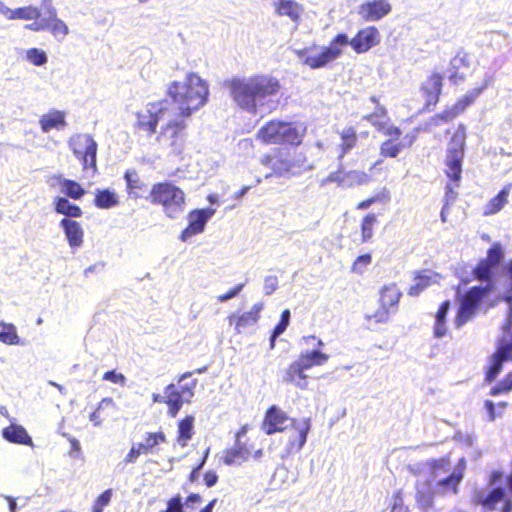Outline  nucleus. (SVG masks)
<instances>
[{"label": "nucleus", "mask_w": 512, "mask_h": 512, "mask_svg": "<svg viewBox=\"0 0 512 512\" xmlns=\"http://www.w3.org/2000/svg\"><path fill=\"white\" fill-rule=\"evenodd\" d=\"M401 295L396 284L385 285L380 291V304L396 312Z\"/></svg>", "instance_id": "nucleus-35"}, {"label": "nucleus", "mask_w": 512, "mask_h": 512, "mask_svg": "<svg viewBox=\"0 0 512 512\" xmlns=\"http://www.w3.org/2000/svg\"><path fill=\"white\" fill-rule=\"evenodd\" d=\"M191 375V372L184 373L179 378V387H177L179 391L182 392V394L184 395L187 403H189L193 398L194 391L197 386V380L191 379Z\"/></svg>", "instance_id": "nucleus-42"}, {"label": "nucleus", "mask_w": 512, "mask_h": 512, "mask_svg": "<svg viewBox=\"0 0 512 512\" xmlns=\"http://www.w3.org/2000/svg\"><path fill=\"white\" fill-rule=\"evenodd\" d=\"M393 313L395 312L380 304L379 308L372 314H367L366 318L369 322H374L376 324L387 323L390 319V315Z\"/></svg>", "instance_id": "nucleus-49"}, {"label": "nucleus", "mask_w": 512, "mask_h": 512, "mask_svg": "<svg viewBox=\"0 0 512 512\" xmlns=\"http://www.w3.org/2000/svg\"><path fill=\"white\" fill-rule=\"evenodd\" d=\"M0 342L6 345H20L21 339L17 333L15 325L6 322H0Z\"/></svg>", "instance_id": "nucleus-40"}, {"label": "nucleus", "mask_w": 512, "mask_h": 512, "mask_svg": "<svg viewBox=\"0 0 512 512\" xmlns=\"http://www.w3.org/2000/svg\"><path fill=\"white\" fill-rule=\"evenodd\" d=\"M347 40L342 35H336L328 46H312L296 51L303 64L311 69H320L340 58L344 52Z\"/></svg>", "instance_id": "nucleus-9"}, {"label": "nucleus", "mask_w": 512, "mask_h": 512, "mask_svg": "<svg viewBox=\"0 0 512 512\" xmlns=\"http://www.w3.org/2000/svg\"><path fill=\"white\" fill-rule=\"evenodd\" d=\"M193 422L194 418L192 416H187L181 420L178 425V442L183 447L186 446L187 442L192 438Z\"/></svg>", "instance_id": "nucleus-45"}, {"label": "nucleus", "mask_w": 512, "mask_h": 512, "mask_svg": "<svg viewBox=\"0 0 512 512\" xmlns=\"http://www.w3.org/2000/svg\"><path fill=\"white\" fill-rule=\"evenodd\" d=\"M260 163L272 169V172L264 176L265 179H269L273 175L290 178L312 169L304 154H291L283 149H276L272 153L262 156Z\"/></svg>", "instance_id": "nucleus-5"}, {"label": "nucleus", "mask_w": 512, "mask_h": 512, "mask_svg": "<svg viewBox=\"0 0 512 512\" xmlns=\"http://www.w3.org/2000/svg\"><path fill=\"white\" fill-rule=\"evenodd\" d=\"M124 179L128 196L132 199L140 198L141 191L145 189L146 185L138 172L135 169H128L124 174Z\"/></svg>", "instance_id": "nucleus-34"}, {"label": "nucleus", "mask_w": 512, "mask_h": 512, "mask_svg": "<svg viewBox=\"0 0 512 512\" xmlns=\"http://www.w3.org/2000/svg\"><path fill=\"white\" fill-rule=\"evenodd\" d=\"M477 500L487 509H496V505L504 501L502 512H511L512 503L505 499V491L502 488H496L489 492L487 495L484 492H480L477 495Z\"/></svg>", "instance_id": "nucleus-24"}, {"label": "nucleus", "mask_w": 512, "mask_h": 512, "mask_svg": "<svg viewBox=\"0 0 512 512\" xmlns=\"http://www.w3.org/2000/svg\"><path fill=\"white\" fill-rule=\"evenodd\" d=\"M465 138V130L463 126H459V128L453 134L447 150L446 174L451 180L455 182H458L461 179Z\"/></svg>", "instance_id": "nucleus-10"}, {"label": "nucleus", "mask_w": 512, "mask_h": 512, "mask_svg": "<svg viewBox=\"0 0 512 512\" xmlns=\"http://www.w3.org/2000/svg\"><path fill=\"white\" fill-rule=\"evenodd\" d=\"M39 125L44 133H48L52 129H64L67 125L66 113L64 111L51 109L40 117Z\"/></svg>", "instance_id": "nucleus-26"}, {"label": "nucleus", "mask_w": 512, "mask_h": 512, "mask_svg": "<svg viewBox=\"0 0 512 512\" xmlns=\"http://www.w3.org/2000/svg\"><path fill=\"white\" fill-rule=\"evenodd\" d=\"M449 309H450V302L444 301L436 313L435 324H434V336L436 338H442L446 335V332H447L446 317H447Z\"/></svg>", "instance_id": "nucleus-39"}, {"label": "nucleus", "mask_w": 512, "mask_h": 512, "mask_svg": "<svg viewBox=\"0 0 512 512\" xmlns=\"http://www.w3.org/2000/svg\"><path fill=\"white\" fill-rule=\"evenodd\" d=\"M95 205L101 209H110L119 204L117 193L110 189H97L95 193Z\"/></svg>", "instance_id": "nucleus-37"}, {"label": "nucleus", "mask_w": 512, "mask_h": 512, "mask_svg": "<svg viewBox=\"0 0 512 512\" xmlns=\"http://www.w3.org/2000/svg\"><path fill=\"white\" fill-rule=\"evenodd\" d=\"M306 370L307 369H304L296 360L287 368L284 381L301 390H306L308 388V376L305 373Z\"/></svg>", "instance_id": "nucleus-27"}, {"label": "nucleus", "mask_w": 512, "mask_h": 512, "mask_svg": "<svg viewBox=\"0 0 512 512\" xmlns=\"http://www.w3.org/2000/svg\"><path fill=\"white\" fill-rule=\"evenodd\" d=\"M340 145L339 148L341 153L339 154V158H343L345 154H347L350 150H352L357 143V134L355 128L349 126L343 128L340 132Z\"/></svg>", "instance_id": "nucleus-38"}, {"label": "nucleus", "mask_w": 512, "mask_h": 512, "mask_svg": "<svg viewBox=\"0 0 512 512\" xmlns=\"http://www.w3.org/2000/svg\"><path fill=\"white\" fill-rule=\"evenodd\" d=\"M167 94L173 105L171 109L181 118H189L194 111L203 107L208 99L209 86L198 74L189 72L181 81L168 85Z\"/></svg>", "instance_id": "nucleus-3"}, {"label": "nucleus", "mask_w": 512, "mask_h": 512, "mask_svg": "<svg viewBox=\"0 0 512 512\" xmlns=\"http://www.w3.org/2000/svg\"><path fill=\"white\" fill-rule=\"evenodd\" d=\"M112 494L113 493L111 489H107L102 494H100L93 504V512H103L104 508L109 505Z\"/></svg>", "instance_id": "nucleus-53"}, {"label": "nucleus", "mask_w": 512, "mask_h": 512, "mask_svg": "<svg viewBox=\"0 0 512 512\" xmlns=\"http://www.w3.org/2000/svg\"><path fill=\"white\" fill-rule=\"evenodd\" d=\"M245 284L244 283H240L238 284L237 286H235L233 289H231L230 291H228L227 293L225 294H222V295H219L217 297L218 301L220 302H226L234 297H236L241 291L242 289L244 288Z\"/></svg>", "instance_id": "nucleus-63"}, {"label": "nucleus", "mask_w": 512, "mask_h": 512, "mask_svg": "<svg viewBox=\"0 0 512 512\" xmlns=\"http://www.w3.org/2000/svg\"><path fill=\"white\" fill-rule=\"evenodd\" d=\"M307 131L303 122L272 120L257 132V138L265 144L299 145Z\"/></svg>", "instance_id": "nucleus-7"}, {"label": "nucleus", "mask_w": 512, "mask_h": 512, "mask_svg": "<svg viewBox=\"0 0 512 512\" xmlns=\"http://www.w3.org/2000/svg\"><path fill=\"white\" fill-rule=\"evenodd\" d=\"M430 485H418L417 499L422 507H429L432 504V494L430 492Z\"/></svg>", "instance_id": "nucleus-55"}, {"label": "nucleus", "mask_w": 512, "mask_h": 512, "mask_svg": "<svg viewBox=\"0 0 512 512\" xmlns=\"http://www.w3.org/2000/svg\"><path fill=\"white\" fill-rule=\"evenodd\" d=\"M509 193L510 187H504L494 198L485 204L483 214L489 216L498 213L507 203Z\"/></svg>", "instance_id": "nucleus-36"}, {"label": "nucleus", "mask_w": 512, "mask_h": 512, "mask_svg": "<svg viewBox=\"0 0 512 512\" xmlns=\"http://www.w3.org/2000/svg\"><path fill=\"white\" fill-rule=\"evenodd\" d=\"M110 406H115V403L112 398H103L100 401L96 411H94L89 417L90 421L93 422L94 426H100L103 422V419L100 417L99 411Z\"/></svg>", "instance_id": "nucleus-52"}, {"label": "nucleus", "mask_w": 512, "mask_h": 512, "mask_svg": "<svg viewBox=\"0 0 512 512\" xmlns=\"http://www.w3.org/2000/svg\"><path fill=\"white\" fill-rule=\"evenodd\" d=\"M466 467V461L462 457L458 461V465L454 469V471L447 477L441 476V471L444 473H447L450 469V462L448 459H440L437 461H434L433 466V475H432V482H437V485L443 490V491H453L456 492L457 485L460 483V481L463 478V472Z\"/></svg>", "instance_id": "nucleus-11"}, {"label": "nucleus", "mask_w": 512, "mask_h": 512, "mask_svg": "<svg viewBox=\"0 0 512 512\" xmlns=\"http://www.w3.org/2000/svg\"><path fill=\"white\" fill-rule=\"evenodd\" d=\"M226 85L237 106L251 114L271 112L275 108L272 98L281 87L277 78L267 74L236 77Z\"/></svg>", "instance_id": "nucleus-2"}, {"label": "nucleus", "mask_w": 512, "mask_h": 512, "mask_svg": "<svg viewBox=\"0 0 512 512\" xmlns=\"http://www.w3.org/2000/svg\"><path fill=\"white\" fill-rule=\"evenodd\" d=\"M26 60L35 66H43L47 63L48 57L44 50L30 48L26 51Z\"/></svg>", "instance_id": "nucleus-48"}, {"label": "nucleus", "mask_w": 512, "mask_h": 512, "mask_svg": "<svg viewBox=\"0 0 512 512\" xmlns=\"http://www.w3.org/2000/svg\"><path fill=\"white\" fill-rule=\"evenodd\" d=\"M372 263V256L370 254H363L358 256L352 267L351 271L355 274L361 275L363 274L367 267Z\"/></svg>", "instance_id": "nucleus-51"}, {"label": "nucleus", "mask_w": 512, "mask_h": 512, "mask_svg": "<svg viewBox=\"0 0 512 512\" xmlns=\"http://www.w3.org/2000/svg\"><path fill=\"white\" fill-rule=\"evenodd\" d=\"M302 345H306L312 347L313 349H317L318 347H322L324 345L323 341L314 335L303 336L300 340Z\"/></svg>", "instance_id": "nucleus-62"}, {"label": "nucleus", "mask_w": 512, "mask_h": 512, "mask_svg": "<svg viewBox=\"0 0 512 512\" xmlns=\"http://www.w3.org/2000/svg\"><path fill=\"white\" fill-rule=\"evenodd\" d=\"M378 131L389 137V139H393L394 141H399L402 134L401 130L396 126L391 125L390 122L384 125L383 129H379Z\"/></svg>", "instance_id": "nucleus-61"}, {"label": "nucleus", "mask_w": 512, "mask_h": 512, "mask_svg": "<svg viewBox=\"0 0 512 512\" xmlns=\"http://www.w3.org/2000/svg\"><path fill=\"white\" fill-rule=\"evenodd\" d=\"M512 390V372L508 373L506 378L501 381L498 385L491 388L490 394L497 396L500 394H506Z\"/></svg>", "instance_id": "nucleus-54"}, {"label": "nucleus", "mask_w": 512, "mask_h": 512, "mask_svg": "<svg viewBox=\"0 0 512 512\" xmlns=\"http://www.w3.org/2000/svg\"><path fill=\"white\" fill-rule=\"evenodd\" d=\"M494 82V75L486 73L482 80V84L468 91L462 98H460L453 106L447 108L441 115L442 119L449 121L462 113L469 105H471L479 95Z\"/></svg>", "instance_id": "nucleus-13"}, {"label": "nucleus", "mask_w": 512, "mask_h": 512, "mask_svg": "<svg viewBox=\"0 0 512 512\" xmlns=\"http://www.w3.org/2000/svg\"><path fill=\"white\" fill-rule=\"evenodd\" d=\"M439 280V274L432 270H423L415 276L414 283L411 285L408 294L411 296H418L424 289L432 284L438 283Z\"/></svg>", "instance_id": "nucleus-29"}, {"label": "nucleus", "mask_w": 512, "mask_h": 512, "mask_svg": "<svg viewBox=\"0 0 512 512\" xmlns=\"http://www.w3.org/2000/svg\"><path fill=\"white\" fill-rule=\"evenodd\" d=\"M329 360V355L321 352L318 349H312L311 351H302L297 359L304 369L309 370L313 366H322Z\"/></svg>", "instance_id": "nucleus-32"}, {"label": "nucleus", "mask_w": 512, "mask_h": 512, "mask_svg": "<svg viewBox=\"0 0 512 512\" xmlns=\"http://www.w3.org/2000/svg\"><path fill=\"white\" fill-rule=\"evenodd\" d=\"M263 306L262 302H258L255 303L249 311L244 312L241 315H231L228 320L231 325H235L236 333L240 334L247 328L254 326L260 317V312L262 311Z\"/></svg>", "instance_id": "nucleus-19"}, {"label": "nucleus", "mask_w": 512, "mask_h": 512, "mask_svg": "<svg viewBox=\"0 0 512 512\" xmlns=\"http://www.w3.org/2000/svg\"><path fill=\"white\" fill-rule=\"evenodd\" d=\"M344 180H345V172L342 170H337L335 172L330 173L326 178L321 180V185L325 186L329 183H337L339 186L344 188Z\"/></svg>", "instance_id": "nucleus-57"}, {"label": "nucleus", "mask_w": 512, "mask_h": 512, "mask_svg": "<svg viewBox=\"0 0 512 512\" xmlns=\"http://www.w3.org/2000/svg\"><path fill=\"white\" fill-rule=\"evenodd\" d=\"M390 11L388 0H372L361 4L358 13L364 20L374 22L388 15Z\"/></svg>", "instance_id": "nucleus-18"}, {"label": "nucleus", "mask_w": 512, "mask_h": 512, "mask_svg": "<svg viewBox=\"0 0 512 512\" xmlns=\"http://www.w3.org/2000/svg\"><path fill=\"white\" fill-rule=\"evenodd\" d=\"M494 82V75L486 73L482 80V84L468 91L462 98H460L453 106L447 108L441 115L442 119L449 121L462 113L469 105H471L479 95Z\"/></svg>", "instance_id": "nucleus-14"}, {"label": "nucleus", "mask_w": 512, "mask_h": 512, "mask_svg": "<svg viewBox=\"0 0 512 512\" xmlns=\"http://www.w3.org/2000/svg\"><path fill=\"white\" fill-rule=\"evenodd\" d=\"M278 286V279L275 276H267L264 280V292L271 295Z\"/></svg>", "instance_id": "nucleus-64"}, {"label": "nucleus", "mask_w": 512, "mask_h": 512, "mask_svg": "<svg viewBox=\"0 0 512 512\" xmlns=\"http://www.w3.org/2000/svg\"><path fill=\"white\" fill-rule=\"evenodd\" d=\"M103 380L118 384L120 386H125L126 384V377L122 373H118L115 370L105 372L103 375Z\"/></svg>", "instance_id": "nucleus-60"}, {"label": "nucleus", "mask_w": 512, "mask_h": 512, "mask_svg": "<svg viewBox=\"0 0 512 512\" xmlns=\"http://www.w3.org/2000/svg\"><path fill=\"white\" fill-rule=\"evenodd\" d=\"M2 437L10 443L33 446L32 438L26 429L18 424H11L4 428L2 430Z\"/></svg>", "instance_id": "nucleus-30"}, {"label": "nucleus", "mask_w": 512, "mask_h": 512, "mask_svg": "<svg viewBox=\"0 0 512 512\" xmlns=\"http://www.w3.org/2000/svg\"><path fill=\"white\" fill-rule=\"evenodd\" d=\"M55 210L59 214H63L68 217H80L82 211L79 206L70 203L64 197H58L55 200Z\"/></svg>", "instance_id": "nucleus-43"}, {"label": "nucleus", "mask_w": 512, "mask_h": 512, "mask_svg": "<svg viewBox=\"0 0 512 512\" xmlns=\"http://www.w3.org/2000/svg\"><path fill=\"white\" fill-rule=\"evenodd\" d=\"M493 265L485 259L481 260L474 269V275L478 280L488 281L486 286H475L470 288L460 299V306L455 318L456 328H461L470 321L479 307V304L492 290L490 277Z\"/></svg>", "instance_id": "nucleus-4"}, {"label": "nucleus", "mask_w": 512, "mask_h": 512, "mask_svg": "<svg viewBox=\"0 0 512 512\" xmlns=\"http://www.w3.org/2000/svg\"><path fill=\"white\" fill-rule=\"evenodd\" d=\"M442 90V76L433 73L422 84L421 92L426 101V106L435 105Z\"/></svg>", "instance_id": "nucleus-20"}, {"label": "nucleus", "mask_w": 512, "mask_h": 512, "mask_svg": "<svg viewBox=\"0 0 512 512\" xmlns=\"http://www.w3.org/2000/svg\"><path fill=\"white\" fill-rule=\"evenodd\" d=\"M40 17V10L34 6L12 9L10 20H33Z\"/></svg>", "instance_id": "nucleus-46"}, {"label": "nucleus", "mask_w": 512, "mask_h": 512, "mask_svg": "<svg viewBox=\"0 0 512 512\" xmlns=\"http://www.w3.org/2000/svg\"><path fill=\"white\" fill-rule=\"evenodd\" d=\"M411 144L412 140L405 144L403 141H394L393 139H388L381 144L380 155L383 157L396 158L403 148L408 147Z\"/></svg>", "instance_id": "nucleus-41"}, {"label": "nucleus", "mask_w": 512, "mask_h": 512, "mask_svg": "<svg viewBox=\"0 0 512 512\" xmlns=\"http://www.w3.org/2000/svg\"><path fill=\"white\" fill-rule=\"evenodd\" d=\"M74 156L82 161L83 167L96 169L97 143L89 134H75L68 141Z\"/></svg>", "instance_id": "nucleus-12"}, {"label": "nucleus", "mask_w": 512, "mask_h": 512, "mask_svg": "<svg viewBox=\"0 0 512 512\" xmlns=\"http://www.w3.org/2000/svg\"><path fill=\"white\" fill-rule=\"evenodd\" d=\"M187 119L171 109L167 99L147 103L136 113L135 127L148 135L156 133L160 124L157 140L163 147L169 148L175 154H181L186 140Z\"/></svg>", "instance_id": "nucleus-1"}, {"label": "nucleus", "mask_w": 512, "mask_h": 512, "mask_svg": "<svg viewBox=\"0 0 512 512\" xmlns=\"http://www.w3.org/2000/svg\"><path fill=\"white\" fill-rule=\"evenodd\" d=\"M469 66V60L465 54H457L450 61V70H460Z\"/></svg>", "instance_id": "nucleus-59"}, {"label": "nucleus", "mask_w": 512, "mask_h": 512, "mask_svg": "<svg viewBox=\"0 0 512 512\" xmlns=\"http://www.w3.org/2000/svg\"><path fill=\"white\" fill-rule=\"evenodd\" d=\"M216 210L213 208L196 209L188 214V226L182 231L180 239L183 242L192 236L202 233L206 223L214 216Z\"/></svg>", "instance_id": "nucleus-16"}, {"label": "nucleus", "mask_w": 512, "mask_h": 512, "mask_svg": "<svg viewBox=\"0 0 512 512\" xmlns=\"http://www.w3.org/2000/svg\"><path fill=\"white\" fill-rule=\"evenodd\" d=\"M376 223L377 217L375 214H368L363 218L361 224L362 242H368L372 238Z\"/></svg>", "instance_id": "nucleus-47"}, {"label": "nucleus", "mask_w": 512, "mask_h": 512, "mask_svg": "<svg viewBox=\"0 0 512 512\" xmlns=\"http://www.w3.org/2000/svg\"><path fill=\"white\" fill-rule=\"evenodd\" d=\"M503 258V253L499 244H494L487 253L486 261H489L494 267L498 265Z\"/></svg>", "instance_id": "nucleus-58"}, {"label": "nucleus", "mask_w": 512, "mask_h": 512, "mask_svg": "<svg viewBox=\"0 0 512 512\" xmlns=\"http://www.w3.org/2000/svg\"><path fill=\"white\" fill-rule=\"evenodd\" d=\"M506 405L507 404L505 402L498 403L497 407L499 409V412L497 413L496 412L495 404L492 401H490V400H486L485 401V409L487 411L489 420L490 421H494L497 416H501L502 412L506 408Z\"/></svg>", "instance_id": "nucleus-56"}, {"label": "nucleus", "mask_w": 512, "mask_h": 512, "mask_svg": "<svg viewBox=\"0 0 512 512\" xmlns=\"http://www.w3.org/2000/svg\"><path fill=\"white\" fill-rule=\"evenodd\" d=\"M290 321V311L288 309L284 310L281 314V320L278 323V325L275 327L273 334L270 339V346L271 348L275 345V340L278 336H280L284 331L286 330L287 326L289 325Z\"/></svg>", "instance_id": "nucleus-50"}, {"label": "nucleus", "mask_w": 512, "mask_h": 512, "mask_svg": "<svg viewBox=\"0 0 512 512\" xmlns=\"http://www.w3.org/2000/svg\"><path fill=\"white\" fill-rule=\"evenodd\" d=\"M150 199L153 204L161 205L163 213L171 219L178 218L186 208L184 191L169 181L154 184Z\"/></svg>", "instance_id": "nucleus-8"}, {"label": "nucleus", "mask_w": 512, "mask_h": 512, "mask_svg": "<svg viewBox=\"0 0 512 512\" xmlns=\"http://www.w3.org/2000/svg\"><path fill=\"white\" fill-rule=\"evenodd\" d=\"M47 21L46 30L59 42H62L69 34V28L67 24L57 17V11L52 6H47Z\"/></svg>", "instance_id": "nucleus-21"}, {"label": "nucleus", "mask_w": 512, "mask_h": 512, "mask_svg": "<svg viewBox=\"0 0 512 512\" xmlns=\"http://www.w3.org/2000/svg\"><path fill=\"white\" fill-rule=\"evenodd\" d=\"M251 456V450L246 443L235 442L230 449L223 451V462L228 466H239L246 462Z\"/></svg>", "instance_id": "nucleus-25"}, {"label": "nucleus", "mask_w": 512, "mask_h": 512, "mask_svg": "<svg viewBox=\"0 0 512 512\" xmlns=\"http://www.w3.org/2000/svg\"><path fill=\"white\" fill-rule=\"evenodd\" d=\"M273 7L278 16L288 17L295 24L300 22L304 12L303 6L293 0H277L273 3Z\"/></svg>", "instance_id": "nucleus-22"}, {"label": "nucleus", "mask_w": 512, "mask_h": 512, "mask_svg": "<svg viewBox=\"0 0 512 512\" xmlns=\"http://www.w3.org/2000/svg\"><path fill=\"white\" fill-rule=\"evenodd\" d=\"M292 426L298 433L297 440L291 441V449L300 451L307 441V435L311 428L310 418H302L300 420L290 419L287 414L276 406H272L265 415L262 429L266 434L271 435L281 432Z\"/></svg>", "instance_id": "nucleus-6"}, {"label": "nucleus", "mask_w": 512, "mask_h": 512, "mask_svg": "<svg viewBox=\"0 0 512 512\" xmlns=\"http://www.w3.org/2000/svg\"><path fill=\"white\" fill-rule=\"evenodd\" d=\"M165 439V435L162 432L147 433L143 442L132 444L130 451L124 458V462L126 464L135 463L141 455L152 452Z\"/></svg>", "instance_id": "nucleus-17"}, {"label": "nucleus", "mask_w": 512, "mask_h": 512, "mask_svg": "<svg viewBox=\"0 0 512 512\" xmlns=\"http://www.w3.org/2000/svg\"><path fill=\"white\" fill-rule=\"evenodd\" d=\"M370 100L375 104V110L373 113L365 115L363 119L370 122L378 131L379 129H383L384 125L390 122V118L387 109L379 103L376 96H372Z\"/></svg>", "instance_id": "nucleus-33"}, {"label": "nucleus", "mask_w": 512, "mask_h": 512, "mask_svg": "<svg viewBox=\"0 0 512 512\" xmlns=\"http://www.w3.org/2000/svg\"><path fill=\"white\" fill-rule=\"evenodd\" d=\"M370 176L360 170L345 172L344 188L367 185L370 182Z\"/></svg>", "instance_id": "nucleus-44"}, {"label": "nucleus", "mask_w": 512, "mask_h": 512, "mask_svg": "<svg viewBox=\"0 0 512 512\" xmlns=\"http://www.w3.org/2000/svg\"><path fill=\"white\" fill-rule=\"evenodd\" d=\"M65 232L66 239L71 248H78L83 243L84 232L81 225L74 220L64 218L60 222Z\"/></svg>", "instance_id": "nucleus-28"}, {"label": "nucleus", "mask_w": 512, "mask_h": 512, "mask_svg": "<svg viewBox=\"0 0 512 512\" xmlns=\"http://www.w3.org/2000/svg\"><path fill=\"white\" fill-rule=\"evenodd\" d=\"M338 35H342L346 38L347 43L345 44V48L351 46L358 54L366 53L380 42V33L378 29L373 26L359 30L352 39L345 33H339Z\"/></svg>", "instance_id": "nucleus-15"}, {"label": "nucleus", "mask_w": 512, "mask_h": 512, "mask_svg": "<svg viewBox=\"0 0 512 512\" xmlns=\"http://www.w3.org/2000/svg\"><path fill=\"white\" fill-rule=\"evenodd\" d=\"M165 403L169 407V414L171 417H175L180 411L182 405L186 402V399L182 392L174 384H169L164 389Z\"/></svg>", "instance_id": "nucleus-31"}, {"label": "nucleus", "mask_w": 512, "mask_h": 512, "mask_svg": "<svg viewBox=\"0 0 512 512\" xmlns=\"http://www.w3.org/2000/svg\"><path fill=\"white\" fill-rule=\"evenodd\" d=\"M49 185L53 188H60L62 193L73 199H80L85 194V190L79 183L65 179L61 175H54L50 177Z\"/></svg>", "instance_id": "nucleus-23"}]
</instances>
